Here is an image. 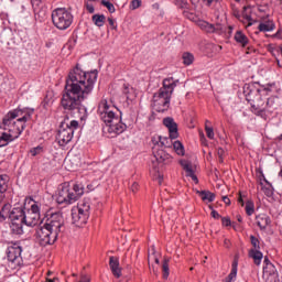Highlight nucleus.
I'll use <instances>...</instances> for the list:
<instances>
[{"mask_svg":"<svg viewBox=\"0 0 282 282\" xmlns=\"http://www.w3.org/2000/svg\"><path fill=\"white\" fill-rule=\"evenodd\" d=\"M182 58L184 65H193V61H195V56H193L191 53H184Z\"/></svg>","mask_w":282,"mask_h":282,"instance_id":"7c9ffc66","label":"nucleus"},{"mask_svg":"<svg viewBox=\"0 0 282 282\" xmlns=\"http://www.w3.org/2000/svg\"><path fill=\"white\" fill-rule=\"evenodd\" d=\"M249 257L253 259L257 265H261V260L263 259V253L259 249H250Z\"/></svg>","mask_w":282,"mask_h":282,"instance_id":"b1692460","label":"nucleus"},{"mask_svg":"<svg viewBox=\"0 0 282 282\" xmlns=\"http://www.w3.org/2000/svg\"><path fill=\"white\" fill-rule=\"evenodd\" d=\"M123 94L127 96V99H129V86L123 85Z\"/></svg>","mask_w":282,"mask_h":282,"instance_id":"8fccbe9b","label":"nucleus"},{"mask_svg":"<svg viewBox=\"0 0 282 282\" xmlns=\"http://www.w3.org/2000/svg\"><path fill=\"white\" fill-rule=\"evenodd\" d=\"M204 1H206L208 7H210L213 4V1H215V0H204Z\"/></svg>","mask_w":282,"mask_h":282,"instance_id":"e2e57ef3","label":"nucleus"},{"mask_svg":"<svg viewBox=\"0 0 282 282\" xmlns=\"http://www.w3.org/2000/svg\"><path fill=\"white\" fill-rule=\"evenodd\" d=\"M21 252L23 249L19 245H13L8 247L7 249V259L11 263H17L18 265L21 263Z\"/></svg>","mask_w":282,"mask_h":282,"instance_id":"2eb2a0df","label":"nucleus"},{"mask_svg":"<svg viewBox=\"0 0 282 282\" xmlns=\"http://www.w3.org/2000/svg\"><path fill=\"white\" fill-rule=\"evenodd\" d=\"M110 270L117 279L122 276V270L120 269V261L116 257H110L109 259Z\"/></svg>","mask_w":282,"mask_h":282,"instance_id":"6ab92c4d","label":"nucleus"},{"mask_svg":"<svg viewBox=\"0 0 282 282\" xmlns=\"http://www.w3.org/2000/svg\"><path fill=\"white\" fill-rule=\"evenodd\" d=\"M268 263H272V262H270V259L268 257H264V265H268Z\"/></svg>","mask_w":282,"mask_h":282,"instance_id":"052dcab7","label":"nucleus"},{"mask_svg":"<svg viewBox=\"0 0 282 282\" xmlns=\"http://www.w3.org/2000/svg\"><path fill=\"white\" fill-rule=\"evenodd\" d=\"M235 41L238 42L242 47L248 45V36L241 31H237L235 34Z\"/></svg>","mask_w":282,"mask_h":282,"instance_id":"a878e982","label":"nucleus"},{"mask_svg":"<svg viewBox=\"0 0 282 282\" xmlns=\"http://www.w3.org/2000/svg\"><path fill=\"white\" fill-rule=\"evenodd\" d=\"M223 202L226 204V206H230V198H228V196H224Z\"/></svg>","mask_w":282,"mask_h":282,"instance_id":"3c124183","label":"nucleus"},{"mask_svg":"<svg viewBox=\"0 0 282 282\" xmlns=\"http://www.w3.org/2000/svg\"><path fill=\"white\" fill-rule=\"evenodd\" d=\"M98 78V70L83 72L78 65L68 74L61 105L65 111L78 116L80 120L87 118V108L83 100L94 91V83Z\"/></svg>","mask_w":282,"mask_h":282,"instance_id":"f257e3e1","label":"nucleus"},{"mask_svg":"<svg viewBox=\"0 0 282 282\" xmlns=\"http://www.w3.org/2000/svg\"><path fill=\"white\" fill-rule=\"evenodd\" d=\"M226 154V151L223 148L217 149V155L219 158V163L224 164V155Z\"/></svg>","mask_w":282,"mask_h":282,"instance_id":"ea45409f","label":"nucleus"},{"mask_svg":"<svg viewBox=\"0 0 282 282\" xmlns=\"http://www.w3.org/2000/svg\"><path fill=\"white\" fill-rule=\"evenodd\" d=\"M257 219V226H259L260 230H265L268 226H270V217L265 214H261L256 217Z\"/></svg>","mask_w":282,"mask_h":282,"instance_id":"aec40b11","label":"nucleus"},{"mask_svg":"<svg viewBox=\"0 0 282 282\" xmlns=\"http://www.w3.org/2000/svg\"><path fill=\"white\" fill-rule=\"evenodd\" d=\"M83 195H85V187H83V185L74 184L72 188L69 187V183H64L58 189L56 202L57 204L69 206L70 204L78 202Z\"/></svg>","mask_w":282,"mask_h":282,"instance_id":"0eeeda50","label":"nucleus"},{"mask_svg":"<svg viewBox=\"0 0 282 282\" xmlns=\"http://www.w3.org/2000/svg\"><path fill=\"white\" fill-rule=\"evenodd\" d=\"M180 164L182 169L186 172V176L191 177L195 184H199V178H197V175H195V171H193V165L189 161L181 160Z\"/></svg>","mask_w":282,"mask_h":282,"instance_id":"dca6fc26","label":"nucleus"},{"mask_svg":"<svg viewBox=\"0 0 282 282\" xmlns=\"http://www.w3.org/2000/svg\"><path fill=\"white\" fill-rule=\"evenodd\" d=\"M23 113L22 110L15 109L13 111L8 112L6 117L2 120L3 129L7 132H2L1 135L6 140V147L10 144V142H13V140H17L23 131H25V122H28V119L30 118V115H25L22 118H19ZM14 118H19L17 121H13Z\"/></svg>","mask_w":282,"mask_h":282,"instance_id":"20e7f679","label":"nucleus"},{"mask_svg":"<svg viewBox=\"0 0 282 282\" xmlns=\"http://www.w3.org/2000/svg\"><path fill=\"white\" fill-rule=\"evenodd\" d=\"M86 9L89 12V14H94L95 12L94 4L86 3Z\"/></svg>","mask_w":282,"mask_h":282,"instance_id":"a18cd8bd","label":"nucleus"},{"mask_svg":"<svg viewBox=\"0 0 282 282\" xmlns=\"http://www.w3.org/2000/svg\"><path fill=\"white\" fill-rule=\"evenodd\" d=\"M108 23H109L111 30L118 29V25H116V21H113L112 18H108Z\"/></svg>","mask_w":282,"mask_h":282,"instance_id":"c03bdc74","label":"nucleus"},{"mask_svg":"<svg viewBox=\"0 0 282 282\" xmlns=\"http://www.w3.org/2000/svg\"><path fill=\"white\" fill-rule=\"evenodd\" d=\"M196 194L200 196L203 202H215V193L210 191H196Z\"/></svg>","mask_w":282,"mask_h":282,"instance_id":"393cba45","label":"nucleus"},{"mask_svg":"<svg viewBox=\"0 0 282 282\" xmlns=\"http://www.w3.org/2000/svg\"><path fill=\"white\" fill-rule=\"evenodd\" d=\"M224 246H225L226 248H230V240H229V239H225V240H224Z\"/></svg>","mask_w":282,"mask_h":282,"instance_id":"4d7b16f0","label":"nucleus"},{"mask_svg":"<svg viewBox=\"0 0 282 282\" xmlns=\"http://www.w3.org/2000/svg\"><path fill=\"white\" fill-rule=\"evenodd\" d=\"M270 91H272L270 88L257 89L253 84L245 85L243 87L246 100L250 102L256 111H265V98H268Z\"/></svg>","mask_w":282,"mask_h":282,"instance_id":"423d86ee","label":"nucleus"},{"mask_svg":"<svg viewBox=\"0 0 282 282\" xmlns=\"http://www.w3.org/2000/svg\"><path fill=\"white\" fill-rule=\"evenodd\" d=\"M267 102L264 105V111L265 109H276L279 104H276V100H279V97H270L265 98Z\"/></svg>","mask_w":282,"mask_h":282,"instance_id":"c85d7f7f","label":"nucleus"},{"mask_svg":"<svg viewBox=\"0 0 282 282\" xmlns=\"http://www.w3.org/2000/svg\"><path fill=\"white\" fill-rule=\"evenodd\" d=\"M221 223H223V226H232V221L230 220V217H223Z\"/></svg>","mask_w":282,"mask_h":282,"instance_id":"79ce46f5","label":"nucleus"},{"mask_svg":"<svg viewBox=\"0 0 282 282\" xmlns=\"http://www.w3.org/2000/svg\"><path fill=\"white\" fill-rule=\"evenodd\" d=\"M263 276H267V282H274L276 281V267L272 263H268L263 267Z\"/></svg>","mask_w":282,"mask_h":282,"instance_id":"f3484780","label":"nucleus"},{"mask_svg":"<svg viewBox=\"0 0 282 282\" xmlns=\"http://www.w3.org/2000/svg\"><path fill=\"white\" fill-rule=\"evenodd\" d=\"M40 219L41 208L37 204H33L30 209L24 210V226H29V228H34V226H39Z\"/></svg>","mask_w":282,"mask_h":282,"instance_id":"f8f14e48","label":"nucleus"},{"mask_svg":"<svg viewBox=\"0 0 282 282\" xmlns=\"http://www.w3.org/2000/svg\"><path fill=\"white\" fill-rule=\"evenodd\" d=\"M252 52H254V50L248 47L247 51H246V54H252Z\"/></svg>","mask_w":282,"mask_h":282,"instance_id":"680f3d73","label":"nucleus"},{"mask_svg":"<svg viewBox=\"0 0 282 282\" xmlns=\"http://www.w3.org/2000/svg\"><path fill=\"white\" fill-rule=\"evenodd\" d=\"M101 6H105V8H107L108 12H110V14H113V12H116V7L113 6V3L107 1V0H101Z\"/></svg>","mask_w":282,"mask_h":282,"instance_id":"e433bc0d","label":"nucleus"},{"mask_svg":"<svg viewBox=\"0 0 282 282\" xmlns=\"http://www.w3.org/2000/svg\"><path fill=\"white\" fill-rule=\"evenodd\" d=\"M90 209H91V205L87 199L82 200L76 208V210H79L80 213H84L86 215H89Z\"/></svg>","mask_w":282,"mask_h":282,"instance_id":"bb28decb","label":"nucleus"},{"mask_svg":"<svg viewBox=\"0 0 282 282\" xmlns=\"http://www.w3.org/2000/svg\"><path fill=\"white\" fill-rule=\"evenodd\" d=\"M153 169L156 173H160V170H158V167L155 166V163H153Z\"/></svg>","mask_w":282,"mask_h":282,"instance_id":"69168bd1","label":"nucleus"},{"mask_svg":"<svg viewBox=\"0 0 282 282\" xmlns=\"http://www.w3.org/2000/svg\"><path fill=\"white\" fill-rule=\"evenodd\" d=\"M0 147H6V140L2 138V134H0Z\"/></svg>","mask_w":282,"mask_h":282,"instance_id":"6e6d98bb","label":"nucleus"},{"mask_svg":"<svg viewBox=\"0 0 282 282\" xmlns=\"http://www.w3.org/2000/svg\"><path fill=\"white\" fill-rule=\"evenodd\" d=\"M246 214L250 217L252 215H254V203L252 200H248L246 203Z\"/></svg>","mask_w":282,"mask_h":282,"instance_id":"2f4dec72","label":"nucleus"},{"mask_svg":"<svg viewBox=\"0 0 282 282\" xmlns=\"http://www.w3.org/2000/svg\"><path fill=\"white\" fill-rule=\"evenodd\" d=\"M8 182H10V177L6 174H0V199H3V195L8 191Z\"/></svg>","mask_w":282,"mask_h":282,"instance_id":"4be33fe9","label":"nucleus"},{"mask_svg":"<svg viewBox=\"0 0 282 282\" xmlns=\"http://www.w3.org/2000/svg\"><path fill=\"white\" fill-rule=\"evenodd\" d=\"M88 219L89 214H85L84 212H80L78 209L72 210V224L77 228H83L84 226H86Z\"/></svg>","mask_w":282,"mask_h":282,"instance_id":"4468645a","label":"nucleus"},{"mask_svg":"<svg viewBox=\"0 0 282 282\" xmlns=\"http://www.w3.org/2000/svg\"><path fill=\"white\" fill-rule=\"evenodd\" d=\"M25 219V205L11 207L10 230L12 235H22Z\"/></svg>","mask_w":282,"mask_h":282,"instance_id":"9d476101","label":"nucleus"},{"mask_svg":"<svg viewBox=\"0 0 282 282\" xmlns=\"http://www.w3.org/2000/svg\"><path fill=\"white\" fill-rule=\"evenodd\" d=\"M41 1L42 0H31V3H32V6H33V8L35 7V8H39V6H41Z\"/></svg>","mask_w":282,"mask_h":282,"instance_id":"09e8293b","label":"nucleus"},{"mask_svg":"<svg viewBox=\"0 0 282 282\" xmlns=\"http://www.w3.org/2000/svg\"><path fill=\"white\" fill-rule=\"evenodd\" d=\"M258 30L260 32H272V30H274V22L268 21L264 23H260Z\"/></svg>","mask_w":282,"mask_h":282,"instance_id":"cd10ccee","label":"nucleus"},{"mask_svg":"<svg viewBox=\"0 0 282 282\" xmlns=\"http://www.w3.org/2000/svg\"><path fill=\"white\" fill-rule=\"evenodd\" d=\"M251 246L253 247L251 250H261V242L254 236H250Z\"/></svg>","mask_w":282,"mask_h":282,"instance_id":"c9c22d12","label":"nucleus"},{"mask_svg":"<svg viewBox=\"0 0 282 282\" xmlns=\"http://www.w3.org/2000/svg\"><path fill=\"white\" fill-rule=\"evenodd\" d=\"M138 188H140V185H138V183H133L132 185H131V191H132V193H138Z\"/></svg>","mask_w":282,"mask_h":282,"instance_id":"de8ad7c7","label":"nucleus"},{"mask_svg":"<svg viewBox=\"0 0 282 282\" xmlns=\"http://www.w3.org/2000/svg\"><path fill=\"white\" fill-rule=\"evenodd\" d=\"M152 153L156 160L158 164H169L173 159L170 156L166 151L160 144H154L152 147Z\"/></svg>","mask_w":282,"mask_h":282,"instance_id":"ddd939ff","label":"nucleus"},{"mask_svg":"<svg viewBox=\"0 0 282 282\" xmlns=\"http://www.w3.org/2000/svg\"><path fill=\"white\" fill-rule=\"evenodd\" d=\"M65 230V219L63 214L54 213L43 223L41 221L35 229L36 242L45 248V246H54L58 239V235Z\"/></svg>","mask_w":282,"mask_h":282,"instance_id":"f03ea898","label":"nucleus"},{"mask_svg":"<svg viewBox=\"0 0 282 282\" xmlns=\"http://www.w3.org/2000/svg\"><path fill=\"white\" fill-rule=\"evenodd\" d=\"M105 21H107L105 14L93 15V22L95 23V25H97V28H102V25H105Z\"/></svg>","mask_w":282,"mask_h":282,"instance_id":"c756f323","label":"nucleus"},{"mask_svg":"<svg viewBox=\"0 0 282 282\" xmlns=\"http://www.w3.org/2000/svg\"><path fill=\"white\" fill-rule=\"evenodd\" d=\"M52 22L57 30H67L74 23V15L65 8H57L52 12Z\"/></svg>","mask_w":282,"mask_h":282,"instance_id":"9b49d317","label":"nucleus"},{"mask_svg":"<svg viewBox=\"0 0 282 282\" xmlns=\"http://www.w3.org/2000/svg\"><path fill=\"white\" fill-rule=\"evenodd\" d=\"M173 149L177 155H184V144H182L180 141H175L173 143Z\"/></svg>","mask_w":282,"mask_h":282,"instance_id":"473e14b6","label":"nucleus"},{"mask_svg":"<svg viewBox=\"0 0 282 282\" xmlns=\"http://www.w3.org/2000/svg\"><path fill=\"white\" fill-rule=\"evenodd\" d=\"M169 258L163 260L162 270H163V279H169L170 269H169Z\"/></svg>","mask_w":282,"mask_h":282,"instance_id":"72a5a7b5","label":"nucleus"},{"mask_svg":"<svg viewBox=\"0 0 282 282\" xmlns=\"http://www.w3.org/2000/svg\"><path fill=\"white\" fill-rule=\"evenodd\" d=\"M142 6V0H132L131 1V8L132 10H138Z\"/></svg>","mask_w":282,"mask_h":282,"instance_id":"a19ab883","label":"nucleus"},{"mask_svg":"<svg viewBox=\"0 0 282 282\" xmlns=\"http://www.w3.org/2000/svg\"><path fill=\"white\" fill-rule=\"evenodd\" d=\"M154 261H155V263H156L158 265H160V259H159V258H155Z\"/></svg>","mask_w":282,"mask_h":282,"instance_id":"338daca9","label":"nucleus"},{"mask_svg":"<svg viewBox=\"0 0 282 282\" xmlns=\"http://www.w3.org/2000/svg\"><path fill=\"white\" fill-rule=\"evenodd\" d=\"M11 215H12V205L4 204L0 210V221H6L7 219H10Z\"/></svg>","mask_w":282,"mask_h":282,"instance_id":"412c9836","label":"nucleus"},{"mask_svg":"<svg viewBox=\"0 0 282 282\" xmlns=\"http://www.w3.org/2000/svg\"><path fill=\"white\" fill-rule=\"evenodd\" d=\"M55 281H58V278H54V279L46 278V282H55Z\"/></svg>","mask_w":282,"mask_h":282,"instance_id":"13d9d810","label":"nucleus"},{"mask_svg":"<svg viewBox=\"0 0 282 282\" xmlns=\"http://www.w3.org/2000/svg\"><path fill=\"white\" fill-rule=\"evenodd\" d=\"M158 180L160 185L162 184V182H164V177L162 175H159Z\"/></svg>","mask_w":282,"mask_h":282,"instance_id":"bf43d9fd","label":"nucleus"},{"mask_svg":"<svg viewBox=\"0 0 282 282\" xmlns=\"http://www.w3.org/2000/svg\"><path fill=\"white\" fill-rule=\"evenodd\" d=\"M184 14H185L186 18L189 19V21H195V22L198 21L197 17L195 14H193V13L185 12Z\"/></svg>","mask_w":282,"mask_h":282,"instance_id":"37998d69","label":"nucleus"},{"mask_svg":"<svg viewBox=\"0 0 282 282\" xmlns=\"http://www.w3.org/2000/svg\"><path fill=\"white\" fill-rule=\"evenodd\" d=\"M243 19H246V21H252V15H248L247 13L242 14Z\"/></svg>","mask_w":282,"mask_h":282,"instance_id":"603ef678","label":"nucleus"},{"mask_svg":"<svg viewBox=\"0 0 282 282\" xmlns=\"http://www.w3.org/2000/svg\"><path fill=\"white\" fill-rule=\"evenodd\" d=\"M80 124L76 120L69 119V116H65L59 123V129L57 131L56 141L59 147H67L69 142L74 139V131L78 129Z\"/></svg>","mask_w":282,"mask_h":282,"instance_id":"6e6552de","label":"nucleus"},{"mask_svg":"<svg viewBox=\"0 0 282 282\" xmlns=\"http://www.w3.org/2000/svg\"><path fill=\"white\" fill-rule=\"evenodd\" d=\"M42 151H43L42 147H36V148H32L30 150V153H31L32 158H36V155L41 154Z\"/></svg>","mask_w":282,"mask_h":282,"instance_id":"4c0bfd02","label":"nucleus"},{"mask_svg":"<svg viewBox=\"0 0 282 282\" xmlns=\"http://www.w3.org/2000/svg\"><path fill=\"white\" fill-rule=\"evenodd\" d=\"M196 25H198V28H200V30H204V32H207L209 34H213L215 32H217L218 30H221V26L219 24H216V26L212 23H208L204 20H198L196 21Z\"/></svg>","mask_w":282,"mask_h":282,"instance_id":"a211bd4d","label":"nucleus"},{"mask_svg":"<svg viewBox=\"0 0 282 282\" xmlns=\"http://www.w3.org/2000/svg\"><path fill=\"white\" fill-rule=\"evenodd\" d=\"M237 221H239L241 224V221H243V219L241 218V215H237Z\"/></svg>","mask_w":282,"mask_h":282,"instance_id":"0e129e2a","label":"nucleus"},{"mask_svg":"<svg viewBox=\"0 0 282 282\" xmlns=\"http://www.w3.org/2000/svg\"><path fill=\"white\" fill-rule=\"evenodd\" d=\"M275 36H281V30L275 33Z\"/></svg>","mask_w":282,"mask_h":282,"instance_id":"774afa93","label":"nucleus"},{"mask_svg":"<svg viewBox=\"0 0 282 282\" xmlns=\"http://www.w3.org/2000/svg\"><path fill=\"white\" fill-rule=\"evenodd\" d=\"M238 202H239V204H241V206H245L243 196L241 195V193H239Z\"/></svg>","mask_w":282,"mask_h":282,"instance_id":"864d4df0","label":"nucleus"},{"mask_svg":"<svg viewBox=\"0 0 282 282\" xmlns=\"http://www.w3.org/2000/svg\"><path fill=\"white\" fill-rule=\"evenodd\" d=\"M237 265H238L237 260H234V262H232V264H231V270L237 271Z\"/></svg>","mask_w":282,"mask_h":282,"instance_id":"5fc2aeb1","label":"nucleus"},{"mask_svg":"<svg viewBox=\"0 0 282 282\" xmlns=\"http://www.w3.org/2000/svg\"><path fill=\"white\" fill-rule=\"evenodd\" d=\"M208 120H206V124H205V131H206V135L207 138H209V140H214L215 139V130L213 129V127H208Z\"/></svg>","mask_w":282,"mask_h":282,"instance_id":"f704fd0d","label":"nucleus"},{"mask_svg":"<svg viewBox=\"0 0 282 282\" xmlns=\"http://www.w3.org/2000/svg\"><path fill=\"white\" fill-rule=\"evenodd\" d=\"M212 217L214 219H220L221 218V215H219V213L215 209L212 210Z\"/></svg>","mask_w":282,"mask_h":282,"instance_id":"49530a36","label":"nucleus"},{"mask_svg":"<svg viewBox=\"0 0 282 282\" xmlns=\"http://www.w3.org/2000/svg\"><path fill=\"white\" fill-rule=\"evenodd\" d=\"M163 124L169 129L170 137L169 138H162V137H153L152 143L159 144L161 149H171L173 147V143H171V140H177L180 138V132H177V123L172 117H166L163 119Z\"/></svg>","mask_w":282,"mask_h":282,"instance_id":"1a4fd4ad","label":"nucleus"},{"mask_svg":"<svg viewBox=\"0 0 282 282\" xmlns=\"http://www.w3.org/2000/svg\"><path fill=\"white\" fill-rule=\"evenodd\" d=\"M116 107L109 105L107 99H102L99 102L97 113L100 120L105 122L106 128H104L105 133H109L111 138L115 135H120L127 131V124L122 122V118L116 115Z\"/></svg>","mask_w":282,"mask_h":282,"instance_id":"7ed1b4c3","label":"nucleus"},{"mask_svg":"<svg viewBox=\"0 0 282 282\" xmlns=\"http://www.w3.org/2000/svg\"><path fill=\"white\" fill-rule=\"evenodd\" d=\"M263 182L267 183V186H263ZM263 182H260V185L262 186L261 189L267 197H272L274 195V187H272V183L269 182L265 176H263Z\"/></svg>","mask_w":282,"mask_h":282,"instance_id":"5701e85b","label":"nucleus"},{"mask_svg":"<svg viewBox=\"0 0 282 282\" xmlns=\"http://www.w3.org/2000/svg\"><path fill=\"white\" fill-rule=\"evenodd\" d=\"M235 279H237V271H235V269L234 270L231 269V272L226 278L225 282H232L235 281Z\"/></svg>","mask_w":282,"mask_h":282,"instance_id":"58836bf2","label":"nucleus"},{"mask_svg":"<svg viewBox=\"0 0 282 282\" xmlns=\"http://www.w3.org/2000/svg\"><path fill=\"white\" fill-rule=\"evenodd\" d=\"M175 86L176 84L173 82V77L163 80V87L153 95L152 107L154 111H158L159 113L169 111V108L171 107V97L173 96Z\"/></svg>","mask_w":282,"mask_h":282,"instance_id":"39448f33","label":"nucleus"}]
</instances>
